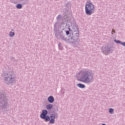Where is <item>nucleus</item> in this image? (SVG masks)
Segmentation results:
<instances>
[{
    "label": "nucleus",
    "mask_w": 125,
    "mask_h": 125,
    "mask_svg": "<svg viewBox=\"0 0 125 125\" xmlns=\"http://www.w3.org/2000/svg\"><path fill=\"white\" fill-rule=\"evenodd\" d=\"M80 74H81V76L78 79V81H79V82H82L85 83H89L93 82L94 73L92 71H83L82 72L80 71L78 75H80Z\"/></svg>",
    "instance_id": "1"
},
{
    "label": "nucleus",
    "mask_w": 125,
    "mask_h": 125,
    "mask_svg": "<svg viewBox=\"0 0 125 125\" xmlns=\"http://www.w3.org/2000/svg\"><path fill=\"white\" fill-rule=\"evenodd\" d=\"M48 111L46 109L42 110V113L40 114V118L44 120V122H49V124L53 125L55 123V119L58 118V113L54 112V113L51 114L50 116L47 115Z\"/></svg>",
    "instance_id": "2"
},
{
    "label": "nucleus",
    "mask_w": 125,
    "mask_h": 125,
    "mask_svg": "<svg viewBox=\"0 0 125 125\" xmlns=\"http://www.w3.org/2000/svg\"><path fill=\"white\" fill-rule=\"evenodd\" d=\"M3 76L4 77V82L7 85H9L11 83H14L16 79L14 71L13 70L4 71Z\"/></svg>",
    "instance_id": "3"
},
{
    "label": "nucleus",
    "mask_w": 125,
    "mask_h": 125,
    "mask_svg": "<svg viewBox=\"0 0 125 125\" xmlns=\"http://www.w3.org/2000/svg\"><path fill=\"white\" fill-rule=\"evenodd\" d=\"M8 104L7 94L3 89H0V109L6 108Z\"/></svg>",
    "instance_id": "4"
},
{
    "label": "nucleus",
    "mask_w": 125,
    "mask_h": 125,
    "mask_svg": "<svg viewBox=\"0 0 125 125\" xmlns=\"http://www.w3.org/2000/svg\"><path fill=\"white\" fill-rule=\"evenodd\" d=\"M53 32L55 34L56 39L58 41H63L67 42V38L65 37V34L63 33V31L61 30V27H58V25H55L54 27Z\"/></svg>",
    "instance_id": "5"
},
{
    "label": "nucleus",
    "mask_w": 125,
    "mask_h": 125,
    "mask_svg": "<svg viewBox=\"0 0 125 125\" xmlns=\"http://www.w3.org/2000/svg\"><path fill=\"white\" fill-rule=\"evenodd\" d=\"M94 5L92 2L86 3L85 5V12L86 15H91L95 12Z\"/></svg>",
    "instance_id": "6"
},
{
    "label": "nucleus",
    "mask_w": 125,
    "mask_h": 125,
    "mask_svg": "<svg viewBox=\"0 0 125 125\" xmlns=\"http://www.w3.org/2000/svg\"><path fill=\"white\" fill-rule=\"evenodd\" d=\"M101 50L103 52L104 54H105V55H109L110 53H112V52L114 51V48H113L112 44H109L107 46H103Z\"/></svg>",
    "instance_id": "7"
},
{
    "label": "nucleus",
    "mask_w": 125,
    "mask_h": 125,
    "mask_svg": "<svg viewBox=\"0 0 125 125\" xmlns=\"http://www.w3.org/2000/svg\"><path fill=\"white\" fill-rule=\"evenodd\" d=\"M62 25V27L65 29L64 32H65L66 36H73V35H74L73 30L71 29V26L69 24V23L64 22L63 23Z\"/></svg>",
    "instance_id": "8"
},
{
    "label": "nucleus",
    "mask_w": 125,
    "mask_h": 125,
    "mask_svg": "<svg viewBox=\"0 0 125 125\" xmlns=\"http://www.w3.org/2000/svg\"><path fill=\"white\" fill-rule=\"evenodd\" d=\"M69 38L68 39L67 38V42H68L69 43H71V44H73L74 45V47H78V45L80 44V42H78L76 40L74 37H73V35L70 36V35H67Z\"/></svg>",
    "instance_id": "9"
},
{
    "label": "nucleus",
    "mask_w": 125,
    "mask_h": 125,
    "mask_svg": "<svg viewBox=\"0 0 125 125\" xmlns=\"http://www.w3.org/2000/svg\"><path fill=\"white\" fill-rule=\"evenodd\" d=\"M56 19L58 21L54 23V27H55V25L56 26H58V27H61L64 22V21H62L61 22V21L63 20H62V16L61 15H59L58 17H57Z\"/></svg>",
    "instance_id": "10"
},
{
    "label": "nucleus",
    "mask_w": 125,
    "mask_h": 125,
    "mask_svg": "<svg viewBox=\"0 0 125 125\" xmlns=\"http://www.w3.org/2000/svg\"><path fill=\"white\" fill-rule=\"evenodd\" d=\"M73 34H74L73 35V36H72V37H73V38L75 39L76 41L79 42L80 40H79V38L80 37V31H74L73 32Z\"/></svg>",
    "instance_id": "11"
},
{
    "label": "nucleus",
    "mask_w": 125,
    "mask_h": 125,
    "mask_svg": "<svg viewBox=\"0 0 125 125\" xmlns=\"http://www.w3.org/2000/svg\"><path fill=\"white\" fill-rule=\"evenodd\" d=\"M71 26L73 30V32L79 31V25L76 22H73V23H71Z\"/></svg>",
    "instance_id": "12"
},
{
    "label": "nucleus",
    "mask_w": 125,
    "mask_h": 125,
    "mask_svg": "<svg viewBox=\"0 0 125 125\" xmlns=\"http://www.w3.org/2000/svg\"><path fill=\"white\" fill-rule=\"evenodd\" d=\"M114 42H115V43H117V44H121L122 45H123V46H125V42H121L120 40H116L115 39L114 40Z\"/></svg>",
    "instance_id": "13"
},
{
    "label": "nucleus",
    "mask_w": 125,
    "mask_h": 125,
    "mask_svg": "<svg viewBox=\"0 0 125 125\" xmlns=\"http://www.w3.org/2000/svg\"><path fill=\"white\" fill-rule=\"evenodd\" d=\"M48 101L49 103H53L54 102V97L52 96H50L48 98Z\"/></svg>",
    "instance_id": "14"
},
{
    "label": "nucleus",
    "mask_w": 125,
    "mask_h": 125,
    "mask_svg": "<svg viewBox=\"0 0 125 125\" xmlns=\"http://www.w3.org/2000/svg\"><path fill=\"white\" fill-rule=\"evenodd\" d=\"M69 11H70V10L69 9H67V8H64L62 11L63 15H64V16H66V15L68 13Z\"/></svg>",
    "instance_id": "15"
},
{
    "label": "nucleus",
    "mask_w": 125,
    "mask_h": 125,
    "mask_svg": "<svg viewBox=\"0 0 125 125\" xmlns=\"http://www.w3.org/2000/svg\"><path fill=\"white\" fill-rule=\"evenodd\" d=\"M77 86L79 87L80 88H85V85L82 84L81 83H79L76 84Z\"/></svg>",
    "instance_id": "16"
},
{
    "label": "nucleus",
    "mask_w": 125,
    "mask_h": 125,
    "mask_svg": "<svg viewBox=\"0 0 125 125\" xmlns=\"http://www.w3.org/2000/svg\"><path fill=\"white\" fill-rule=\"evenodd\" d=\"M71 3L70 1L68 2V3H67L66 4H65V7H66V8H67V9H71Z\"/></svg>",
    "instance_id": "17"
},
{
    "label": "nucleus",
    "mask_w": 125,
    "mask_h": 125,
    "mask_svg": "<svg viewBox=\"0 0 125 125\" xmlns=\"http://www.w3.org/2000/svg\"><path fill=\"white\" fill-rule=\"evenodd\" d=\"M53 107V106L52 105V104H47L46 106V108L47 110H51L52 109V108Z\"/></svg>",
    "instance_id": "18"
},
{
    "label": "nucleus",
    "mask_w": 125,
    "mask_h": 125,
    "mask_svg": "<svg viewBox=\"0 0 125 125\" xmlns=\"http://www.w3.org/2000/svg\"><path fill=\"white\" fill-rule=\"evenodd\" d=\"M16 7H17V8H18V9H21V8H22L23 7V6L22 5V4L19 3L18 4H17Z\"/></svg>",
    "instance_id": "19"
},
{
    "label": "nucleus",
    "mask_w": 125,
    "mask_h": 125,
    "mask_svg": "<svg viewBox=\"0 0 125 125\" xmlns=\"http://www.w3.org/2000/svg\"><path fill=\"white\" fill-rule=\"evenodd\" d=\"M15 35V33L12 32V31L9 32V37H10V38H13V37H14Z\"/></svg>",
    "instance_id": "20"
},
{
    "label": "nucleus",
    "mask_w": 125,
    "mask_h": 125,
    "mask_svg": "<svg viewBox=\"0 0 125 125\" xmlns=\"http://www.w3.org/2000/svg\"><path fill=\"white\" fill-rule=\"evenodd\" d=\"M108 112L110 114H113L114 113V109L111 108L108 110Z\"/></svg>",
    "instance_id": "21"
},
{
    "label": "nucleus",
    "mask_w": 125,
    "mask_h": 125,
    "mask_svg": "<svg viewBox=\"0 0 125 125\" xmlns=\"http://www.w3.org/2000/svg\"><path fill=\"white\" fill-rule=\"evenodd\" d=\"M29 0H22V4H27Z\"/></svg>",
    "instance_id": "22"
},
{
    "label": "nucleus",
    "mask_w": 125,
    "mask_h": 125,
    "mask_svg": "<svg viewBox=\"0 0 125 125\" xmlns=\"http://www.w3.org/2000/svg\"><path fill=\"white\" fill-rule=\"evenodd\" d=\"M58 46H59V49H61V50H62L63 49V47L61 46V43H59L58 44Z\"/></svg>",
    "instance_id": "23"
},
{
    "label": "nucleus",
    "mask_w": 125,
    "mask_h": 125,
    "mask_svg": "<svg viewBox=\"0 0 125 125\" xmlns=\"http://www.w3.org/2000/svg\"><path fill=\"white\" fill-rule=\"evenodd\" d=\"M17 1H18V2H21V1H23V0H16Z\"/></svg>",
    "instance_id": "24"
},
{
    "label": "nucleus",
    "mask_w": 125,
    "mask_h": 125,
    "mask_svg": "<svg viewBox=\"0 0 125 125\" xmlns=\"http://www.w3.org/2000/svg\"><path fill=\"white\" fill-rule=\"evenodd\" d=\"M87 0V3H89L90 2H91V1H90V0Z\"/></svg>",
    "instance_id": "25"
},
{
    "label": "nucleus",
    "mask_w": 125,
    "mask_h": 125,
    "mask_svg": "<svg viewBox=\"0 0 125 125\" xmlns=\"http://www.w3.org/2000/svg\"><path fill=\"white\" fill-rule=\"evenodd\" d=\"M112 32H113V33H116V30L113 29V30H112Z\"/></svg>",
    "instance_id": "26"
},
{
    "label": "nucleus",
    "mask_w": 125,
    "mask_h": 125,
    "mask_svg": "<svg viewBox=\"0 0 125 125\" xmlns=\"http://www.w3.org/2000/svg\"><path fill=\"white\" fill-rule=\"evenodd\" d=\"M62 94H63V95H64V93H65V92L63 91V92H62Z\"/></svg>",
    "instance_id": "27"
},
{
    "label": "nucleus",
    "mask_w": 125,
    "mask_h": 125,
    "mask_svg": "<svg viewBox=\"0 0 125 125\" xmlns=\"http://www.w3.org/2000/svg\"><path fill=\"white\" fill-rule=\"evenodd\" d=\"M62 30H64V29H62Z\"/></svg>",
    "instance_id": "28"
}]
</instances>
